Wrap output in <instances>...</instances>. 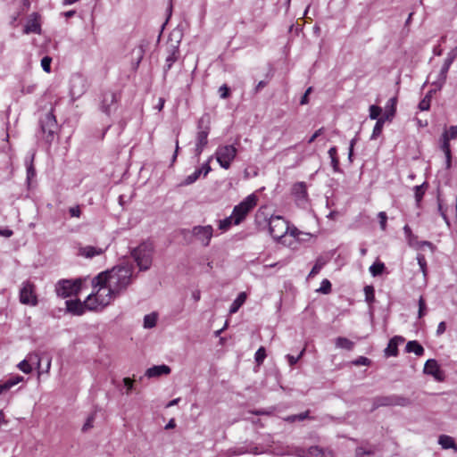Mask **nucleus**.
Returning <instances> with one entry per match:
<instances>
[{
	"label": "nucleus",
	"mask_w": 457,
	"mask_h": 457,
	"mask_svg": "<svg viewBox=\"0 0 457 457\" xmlns=\"http://www.w3.org/2000/svg\"><path fill=\"white\" fill-rule=\"evenodd\" d=\"M134 267L126 263L114 266L112 269L101 272L96 276L99 283H107L114 293L120 295L132 283L134 278Z\"/></svg>",
	"instance_id": "obj_1"
},
{
	"label": "nucleus",
	"mask_w": 457,
	"mask_h": 457,
	"mask_svg": "<svg viewBox=\"0 0 457 457\" xmlns=\"http://www.w3.org/2000/svg\"><path fill=\"white\" fill-rule=\"evenodd\" d=\"M98 282L96 276L92 279V286L96 291L91 293L86 299V306L89 311H96L98 308L103 309L119 296L107 283Z\"/></svg>",
	"instance_id": "obj_2"
},
{
	"label": "nucleus",
	"mask_w": 457,
	"mask_h": 457,
	"mask_svg": "<svg viewBox=\"0 0 457 457\" xmlns=\"http://www.w3.org/2000/svg\"><path fill=\"white\" fill-rule=\"evenodd\" d=\"M154 247L149 241H144L130 251V254L140 271L148 270L153 262Z\"/></svg>",
	"instance_id": "obj_3"
},
{
	"label": "nucleus",
	"mask_w": 457,
	"mask_h": 457,
	"mask_svg": "<svg viewBox=\"0 0 457 457\" xmlns=\"http://www.w3.org/2000/svg\"><path fill=\"white\" fill-rule=\"evenodd\" d=\"M288 222L281 216L273 215L269 220L270 236L282 245H287Z\"/></svg>",
	"instance_id": "obj_4"
},
{
	"label": "nucleus",
	"mask_w": 457,
	"mask_h": 457,
	"mask_svg": "<svg viewBox=\"0 0 457 457\" xmlns=\"http://www.w3.org/2000/svg\"><path fill=\"white\" fill-rule=\"evenodd\" d=\"M39 128L42 133V138L46 143L51 145L58 129L57 121L53 112H47L41 115L39 119Z\"/></svg>",
	"instance_id": "obj_5"
},
{
	"label": "nucleus",
	"mask_w": 457,
	"mask_h": 457,
	"mask_svg": "<svg viewBox=\"0 0 457 457\" xmlns=\"http://www.w3.org/2000/svg\"><path fill=\"white\" fill-rule=\"evenodd\" d=\"M411 404V400L400 395H390L377 396L373 399L372 411L379 407H408Z\"/></svg>",
	"instance_id": "obj_6"
},
{
	"label": "nucleus",
	"mask_w": 457,
	"mask_h": 457,
	"mask_svg": "<svg viewBox=\"0 0 457 457\" xmlns=\"http://www.w3.org/2000/svg\"><path fill=\"white\" fill-rule=\"evenodd\" d=\"M257 204V197L254 194L249 195L239 204L233 209L231 216L234 218V224L238 225L245 216Z\"/></svg>",
	"instance_id": "obj_7"
},
{
	"label": "nucleus",
	"mask_w": 457,
	"mask_h": 457,
	"mask_svg": "<svg viewBox=\"0 0 457 457\" xmlns=\"http://www.w3.org/2000/svg\"><path fill=\"white\" fill-rule=\"evenodd\" d=\"M237 154V149L233 145H220L216 149L215 158L220 166L225 170L230 168Z\"/></svg>",
	"instance_id": "obj_8"
},
{
	"label": "nucleus",
	"mask_w": 457,
	"mask_h": 457,
	"mask_svg": "<svg viewBox=\"0 0 457 457\" xmlns=\"http://www.w3.org/2000/svg\"><path fill=\"white\" fill-rule=\"evenodd\" d=\"M81 279H62L55 286V292L58 296L67 298L77 295L81 289Z\"/></svg>",
	"instance_id": "obj_9"
},
{
	"label": "nucleus",
	"mask_w": 457,
	"mask_h": 457,
	"mask_svg": "<svg viewBox=\"0 0 457 457\" xmlns=\"http://www.w3.org/2000/svg\"><path fill=\"white\" fill-rule=\"evenodd\" d=\"M19 299L21 303L29 306H37L38 303L36 293V286L29 280L22 282L20 288Z\"/></svg>",
	"instance_id": "obj_10"
},
{
	"label": "nucleus",
	"mask_w": 457,
	"mask_h": 457,
	"mask_svg": "<svg viewBox=\"0 0 457 457\" xmlns=\"http://www.w3.org/2000/svg\"><path fill=\"white\" fill-rule=\"evenodd\" d=\"M213 231L214 229L212 225H197L192 228L190 233L196 241L200 242L203 246L206 247L211 243L213 237Z\"/></svg>",
	"instance_id": "obj_11"
},
{
	"label": "nucleus",
	"mask_w": 457,
	"mask_h": 457,
	"mask_svg": "<svg viewBox=\"0 0 457 457\" xmlns=\"http://www.w3.org/2000/svg\"><path fill=\"white\" fill-rule=\"evenodd\" d=\"M87 88V79L79 73H75L70 79V93L73 99L85 94Z\"/></svg>",
	"instance_id": "obj_12"
},
{
	"label": "nucleus",
	"mask_w": 457,
	"mask_h": 457,
	"mask_svg": "<svg viewBox=\"0 0 457 457\" xmlns=\"http://www.w3.org/2000/svg\"><path fill=\"white\" fill-rule=\"evenodd\" d=\"M211 118L209 114H204L197 122V134H196V143L201 145H205L208 144V135L211 130Z\"/></svg>",
	"instance_id": "obj_13"
},
{
	"label": "nucleus",
	"mask_w": 457,
	"mask_h": 457,
	"mask_svg": "<svg viewBox=\"0 0 457 457\" xmlns=\"http://www.w3.org/2000/svg\"><path fill=\"white\" fill-rule=\"evenodd\" d=\"M117 107L118 96L116 93L112 91L104 92L102 95L100 110L107 116H110L113 112L117 110Z\"/></svg>",
	"instance_id": "obj_14"
},
{
	"label": "nucleus",
	"mask_w": 457,
	"mask_h": 457,
	"mask_svg": "<svg viewBox=\"0 0 457 457\" xmlns=\"http://www.w3.org/2000/svg\"><path fill=\"white\" fill-rule=\"evenodd\" d=\"M179 41H177L176 44H170L167 47V57L165 59V64L163 66V72L166 74L173 66V64L179 58Z\"/></svg>",
	"instance_id": "obj_15"
},
{
	"label": "nucleus",
	"mask_w": 457,
	"mask_h": 457,
	"mask_svg": "<svg viewBox=\"0 0 457 457\" xmlns=\"http://www.w3.org/2000/svg\"><path fill=\"white\" fill-rule=\"evenodd\" d=\"M424 373L433 376L438 381H441L444 378L443 371L435 359H429L426 361Z\"/></svg>",
	"instance_id": "obj_16"
},
{
	"label": "nucleus",
	"mask_w": 457,
	"mask_h": 457,
	"mask_svg": "<svg viewBox=\"0 0 457 457\" xmlns=\"http://www.w3.org/2000/svg\"><path fill=\"white\" fill-rule=\"evenodd\" d=\"M41 358L37 354H30L28 360H23L18 364V368L25 374H29L32 371V365L36 364L39 369Z\"/></svg>",
	"instance_id": "obj_17"
},
{
	"label": "nucleus",
	"mask_w": 457,
	"mask_h": 457,
	"mask_svg": "<svg viewBox=\"0 0 457 457\" xmlns=\"http://www.w3.org/2000/svg\"><path fill=\"white\" fill-rule=\"evenodd\" d=\"M65 303L67 311L74 315H82L85 310L87 309L86 300L83 303L79 299L68 300Z\"/></svg>",
	"instance_id": "obj_18"
},
{
	"label": "nucleus",
	"mask_w": 457,
	"mask_h": 457,
	"mask_svg": "<svg viewBox=\"0 0 457 457\" xmlns=\"http://www.w3.org/2000/svg\"><path fill=\"white\" fill-rule=\"evenodd\" d=\"M292 193L298 202H306L308 197L307 187L304 182H297L292 187Z\"/></svg>",
	"instance_id": "obj_19"
},
{
	"label": "nucleus",
	"mask_w": 457,
	"mask_h": 457,
	"mask_svg": "<svg viewBox=\"0 0 457 457\" xmlns=\"http://www.w3.org/2000/svg\"><path fill=\"white\" fill-rule=\"evenodd\" d=\"M171 370L168 365L162 364V365H154L149 369L146 370L145 375L147 378H157L162 375H169L170 373Z\"/></svg>",
	"instance_id": "obj_20"
},
{
	"label": "nucleus",
	"mask_w": 457,
	"mask_h": 457,
	"mask_svg": "<svg viewBox=\"0 0 457 457\" xmlns=\"http://www.w3.org/2000/svg\"><path fill=\"white\" fill-rule=\"evenodd\" d=\"M34 18L29 19L23 29L24 34H40L41 33V26L39 21H37V13H33Z\"/></svg>",
	"instance_id": "obj_21"
},
{
	"label": "nucleus",
	"mask_w": 457,
	"mask_h": 457,
	"mask_svg": "<svg viewBox=\"0 0 457 457\" xmlns=\"http://www.w3.org/2000/svg\"><path fill=\"white\" fill-rule=\"evenodd\" d=\"M404 338L399 336H395L390 339L386 348L385 349V354L386 356H396L398 354V344L403 343Z\"/></svg>",
	"instance_id": "obj_22"
},
{
	"label": "nucleus",
	"mask_w": 457,
	"mask_h": 457,
	"mask_svg": "<svg viewBox=\"0 0 457 457\" xmlns=\"http://www.w3.org/2000/svg\"><path fill=\"white\" fill-rule=\"evenodd\" d=\"M396 104L397 100L395 97H392L387 101L385 106V112L382 114L384 119L390 121L394 118L396 112Z\"/></svg>",
	"instance_id": "obj_23"
},
{
	"label": "nucleus",
	"mask_w": 457,
	"mask_h": 457,
	"mask_svg": "<svg viewBox=\"0 0 457 457\" xmlns=\"http://www.w3.org/2000/svg\"><path fill=\"white\" fill-rule=\"evenodd\" d=\"M440 149L444 152L446 159V168L449 169L451 167L452 162V152L450 146V139L446 137H441V145Z\"/></svg>",
	"instance_id": "obj_24"
},
{
	"label": "nucleus",
	"mask_w": 457,
	"mask_h": 457,
	"mask_svg": "<svg viewBox=\"0 0 457 457\" xmlns=\"http://www.w3.org/2000/svg\"><path fill=\"white\" fill-rule=\"evenodd\" d=\"M79 251V254L86 258H93L103 253V250L101 248H96L92 245L80 247Z\"/></svg>",
	"instance_id": "obj_25"
},
{
	"label": "nucleus",
	"mask_w": 457,
	"mask_h": 457,
	"mask_svg": "<svg viewBox=\"0 0 457 457\" xmlns=\"http://www.w3.org/2000/svg\"><path fill=\"white\" fill-rule=\"evenodd\" d=\"M450 67L448 65H445L443 63V66L441 67L440 72L438 74V77L436 81L433 82V85L436 87L437 89H441L443 86L445 85L446 79H447V73L449 71Z\"/></svg>",
	"instance_id": "obj_26"
},
{
	"label": "nucleus",
	"mask_w": 457,
	"mask_h": 457,
	"mask_svg": "<svg viewBox=\"0 0 457 457\" xmlns=\"http://www.w3.org/2000/svg\"><path fill=\"white\" fill-rule=\"evenodd\" d=\"M405 351L407 353H414L417 356H421L424 354L423 346L416 340L409 341L406 344Z\"/></svg>",
	"instance_id": "obj_27"
},
{
	"label": "nucleus",
	"mask_w": 457,
	"mask_h": 457,
	"mask_svg": "<svg viewBox=\"0 0 457 457\" xmlns=\"http://www.w3.org/2000/svg\"><path fill=\"white\" fill-rule=\"evenodd\" d=\"M438 444L442 446L443 449H454L457 450V445L453 440V438L450 436L441 435L438 438Z\"/></svg>",
	"instance_id": "obj_28"
},
{
	"label": "nucleus",
	"mask_w": 457,
	"mask_h": 457,
	"mask_svg": "<svg viewBox=\"0 0 457 457\" xmlns=\"http://www.w3.org/2000/svg\"><path fill=\"white\" fill-rule=\"evenodd\" d=\"M328 154L331 160V166H332L334 172H341L340 166H339V159L337 157V147L336 146L330 147Z\"/></svg>",
	"instance_id": "obj_29"
},
{
	"label": "nucleus",
	"mask_w": 457,
	"mask_h": 457,
	"mask_svg": "<svg viewBox=\"0 0 457 457\" xmlns=\"http://www.w3.org/2000/svg\"><path fill=\"white\" fill-rule=\"evenodd\" d=\"M427 188H428V183L427 182H424L421 185L415 186L413 187L415 201H416V204H417L418 207L420 204V202H421V200L423 198V195H425V192H426Z\"/></svg>",
	"instance_id": "obj_30"
},
{
	"label": "nucleus",
	"mask_w": 457,
	"mask_h": 457,
	"mask_svg": "<svg viewBox=\"0 0 457 457\" xmlns=\"http://www.w3.org/2000/svg\"><path fill=\"white\" fill-rule=\"evenodd\" d=\"M327 263V260L324 258V257H319L317 260H316V262L314 264V266L312 267V269L311 270L309 275H308V278H313L315 277L317 274H319V272L321 270V269L326 265Z\"/></svg>",
	"instance_id": "obj_31"
},
{
	"label": "nucleus",
	"mask_w": 457,
	"mask_h": 457,
	"mask_svg": "<svg viewBox=\"0 0 457 457\" xmlns=\"http://www.w3.org/2000/svg\"><path fill=\"white\" fill-rule=\"evenodd\" d=\"M246 295L245 293H240L238 296L234 300L229 308L230 313H235L238 311L241 305L245 303Z\"/></svg>",
	"instance_id": "obj_32"
},
{
	"label": "nucleus",
	"mask_w": 457,
	"mask_h": 457,
	"mask_svg": "<svg viewBox=\"0 0 457 457\" xmlns=\"http://www.w3.org/2000/svg\"><path fill=\"white\" fill-rule=\"evenodd\" d=\"M386 121V120L384 119L382 116H380V118L378 119V120L373 128V131H372L370 139H376L381 135L383 127H384V124Z\"/></svg>",
	"instance_id": "obj_33"
},
{
	"label": "nucleus",
	"mask_w": 457,
	"mask_h": 457,
	"mask_svg": "<svg viewBox=\"0 0 457 457\" xmlns=\"http://www.w3.org/2000/svg\"><path fill=\"white\" fill-rule=\"evenodd\" d=\"M34 161V154L31 155L29 160H26V168H27V180L28 182L31 181L36 176V170L33 164Z\"/></svg>",
	"instance_id": "obj_34"
},
{
	"label": "nucleus",
	"mask_w": 457,
	"mask_h": 457,
	"mask_svg": "<svg viewBox=\"0 0 457 457\" xmlns=\"http://www.w3.org/2000/svg\"><path fill=\"white\" fill-rule=\"evenodd\" d=\"M158 316L155 312H152L150 314H146L144 317V328H152L156 326Z\"/></svg>",
	"instance_id": "obj_35"
},
{
	"label": "nucleus",
	"mask_w": 457,
	"mask_h": 457,
	"mask_svg": "<svg viewBox=\"0 0 457 457\" xmlns=\"http://www.w3.org/2000/svg\"><path fill=\"white\" fill-rule=\"evenodd\" d=\"M353 342L349 340L346 337H339L336 339V346L337 348L346 349V350H352L353 347Z\"/></svg>",
	"instance_id": "obj_36"
},
{
	"label": "nucleus",
	"mask_w": 457,
	"mask_h": 457,
	"mask_svg": "<svg viewBox=\"0 0 457 457\" xmlns=\"http://www.w3.org/2000/svg\"><path fill=\"white\" fill-rule=\"evenodd\" d=\"M385 268L386 267H385V264L383 262H374L370 267V274L373 277H377V276H379V275H381L383 273Z\"/></svg>",
	"instance_id": "obj_37"
},
{
	"label": "nucleus",
	"mask_w": 457,
	"mask_h": 457,
	"mask_svg": "<svg viewBox=\"0 0 457 457\" xmlns=\"http://www.w3.org/2000/svg\"><path fill=\"white\" fill-rule=\"evenodd\" d=\"M201 176V170L196 169L192 174L188 175L181 183L183 186H188L195 183Z\"/></svg>",
	"instance_id": "obj_38"
},
{
	"label": "nucleus",
	"mask_w": 457,
	"mask_h": 457,
	"mask_svg": "<svg viewBox=\"0 0 457 457\" xmlns=\"http://www.w3.org/2000/svg\"><path fill=\"white\" fill-rule=\"evenodd\" d=\"M23 380V377L20 375H15L8 378L6 381L4 382L6 389L9 391L12 386L17 385L18 383L21 382Z\"/></svg>",
	"instance_id": "obj_39"
},
{
	"label": "nucleus",
	"mask_w": 457,
	"mask_h": 457,
	"mask_svg": "<svg viewBox=\"0 0 457 457\" xmlns=\"http://www.w3.org/2000/svg\"><path fill=\"white\" fill-rule=\"evenodd\" d=\"M23 380V377L20 375H15L8 378L6 381L4 382L6 389L9 391L12 386L17 385L18 383L21 382Z\"/></svg>",
	"instance_id": "obj_40"
},
{
	"label": "nucleus",
	"mask_w": 457,
	"mask_h": 457,
	"mask_svg": "<svg viewBox=\"0 0 457 457\" xmlns=\"http://www.w3.org/2000/svg\"><path fill=\"white\" fill-rule=\"evenodd\" d=\"M431 93H432V91L430 90L425 96V97L420 102L419 108H420V111H428V110H429L430 100H431Z\"/></svg>",
	"instance_id": "obj_41"
},
{
	"label": "nucleus",
	"mask_w": 457,
	"mask_h": 457,
	"mask_svg": "<svg viewBox=\"0 0 457 457\" xmlns=\"http://www.w3.org/2000/svg\"><path fill=\"white\" fill-rule=\"evenodd\" d=\"M417 261H418V264L420 266V271L422 272L423 276L426 277L428 270H427V260H426L425 256L421 253H418Z\"/></svg>",
	"instance_id": "obj_42"
},
{
	"label": "nucleus",
	"mask_w": 457,
	"mask_h": 457,
	"mask_svg": "<svg viewBox=\"0 0 457 457\" xmlns=\"http://www.w3.org/2000/svg\"><path fill=\"white\" fill-rule=\"evenodd\" d=\"M266 358V350L261 346L254 354V360L258 365H261Z\"/></svg>",
	"instance_id": "obj_43"
},
{
	"label": "nucleus",
	"mask_w": 457,
	"mask_h": 457,
	"mask_svg": "<svg viewBox=\"0 0 457 457\" xmlns=\"http://www.w3.org/2000/svg\"><path fill=\"white\" fill-rule=\"evenodd\" d=\"M232 222H234V218L232 216L225 218L224 220H220L219 228L226 231L231 227Z\"/></svg>",
	"instance_id": "obj_44"
},
{
	"label": "nucleus",
	"mask_w": 457,
	"mask_h": 457,
	"mask_svg": "<svg viewBox=\"0 0 457 457\" xmlns=\"http://www.w3.org/2000/svg\"><path fill=\"white\" fill-rule=\"evenodd\" d=\"M382 112L381 107L378 105H370V118L371 120H377L379 119Z\"/></svg>",
	"instance_id": "obj_45"
},
{
	"label": "nucleus",
	"mask_w": 457,
	"mask_h": 457,
	"mask_svg": "<svg viewBox=\"0 0 457 457\" xmlns=\"http://www.w3.org/2000/svg\"><path fill=\"white\" fill-rule=\"evenodd\" d=\"M442 136L446 137L450 140L457 138V127L451 126L448 129L445 130Z\"/></svg>",
	"instance_id": "obj_46"
},
{
	"label": "nucleus",
	"mask_w": 457,
	"mask_h": 457,
	"mask_svg": "<svg viewBox=\"0 0 457 457\" xmlns=\"http://www.w3.org/2000/svg\"><path fill=\"white\" fill-rule=\"evenodd\" d=\"M365 299L368 303H371L374 301V288L372 286H366L364 287Z\"/></svg>",
	"instance_id": "obj_47"
},
{
	"label": "nucleus",
	"mask_w": 457,
	"mask_h": 457,
	"mask_svg": "<svg viewBox=\"0 0 457 457\" xmlns=\"http://www.w3.org/2000/svg\"><path fill=\"white\" fill-rule=\"evenodd\" d=\"M299 234H300V232L295 227H293V228L289 227L287 237L289 236L290 238H289V240L287 239V245H291L293 241L298 237Z\"/></svg>",
	"instance_id": "obj_48"
},
{
	"label": "nucleus",
	"mask_w": 457,
	"mask_h": 457,
	"mask_svg": "<svg viewBox=\"0 0 457 457\" xmlns=\"http://www.w3.org/2000/svg\"><path fill=\"white\" fill-rule=\"evenodd\" d=\"M51 62L52 58L49 56H45L41 60V67L46 72L51 71Z\"/></svg>",
	"instance_id": "obj_49"
},
{
	"label": "nucleus",
	"mask_w": 457,
	"mask_h": 457,
	"mask_svg": "<svg viewBox=\"0 0 457 457\" xmlns=\"http://www.w3.org/2000/svg\"><path fill=\"white\" fill-rule=\"evenodd\" d=\"M219 94H220V97L221 99H227L228 98L229 95H230V90H229V87L226 85V84H223L222 86L220 87L219 88Z\"/></svg>",
	"instance_id": "obj_50"
},
{
	"label": "nucleus",
	"mask_w": 457,
	"mask_h": 457,
	"mask_svg": "<svg viewBox=\"0 0 457 457\" xmlns=\"http://www.w3.org/2000/svg\"><path fill=\"white\" fill-rule=\"evenodd\" d=\"M320 292L323 294H328L331 291V283L328 279H323L321 282V286L319 289Z\"/></svg>",
	"instance_id": "obj_51"
},
{
	"label": "nucleus",
	"mask_w": 457,
	"mask_h": 457,
	"mask_svg": "<svg viewBox=\"0 0 457 457\" xmlns=\"http://www.w3.org/2000/svg\"><path fill=\"white\" fill-rule=\"evenodd\" d=\"M94 421H95V414H94V413H92V414H90V415L87 417V420H86L85 424L83 425V427H82V431H83V432H86V431H87L88 429H90L91 428H93V423H94Z\"/></svg>",
	"instance_id": "obj_52"
},
{
	"label": "nucleus",
	"mask_w": 457,
	"mask_h": 457,
	"mask_svg": "<svg viewBox=\"0 0 457 457\" xmlns=\"http://www.w3.org/2000/svg\"><path fill=\"white\" fill-rule=\"evenodd\" d=\"M323 450L317 445H313L308 448V455L322 456Z\"/></svg>",
	"instance_id": "obj_53"
},
{
	"label": "nucleus",
	"mask_w": 457,
	"mask_h": 457,
	"mask_svg": "<svg viewBox=\"0 0 457 457\" xmlns=\"http://www.w3.org/2000/svg\"><path fill=\"white\" fill-rule=\"evenodd\" d=\"M212 156H211L208 161L202 165V167L198 168V170H201V175L204 177H206L208 173L212 170L211 166L209 164L210 161L212 160Z\"/></svg>",
	"instance_id": "obj_54"
},
{
	"label": "nucleus",
	"mask_w": 457,
	"mask_h": 457,
	"mask_svg": "<svg viewBox=\"0 0 457 457\" xmlns=\"http://www.w3.org/2000/svg\"><path fill=\"white\" fill-rule=\"evenodd\" d=\"M292 454L296 457H307L308 456V449L306 450L302 447H295L293 450Z\"/></svg>",
	"instance_id": "obj_55"
},
{
	"label": "nucleus",
	"mask_w": 457,
	"mask_h": 457,
	"mask_svg": "<svg viewBox=\"0 0 457 457\" xmlns=\"http://www.w3.org/2000/svg\"><path fill=\"white\" fill-rule=\"evenodd\" d=\"M353 363L356 366H361V365L368 366L370 364V360L368 359L367 357L361 356V357L357 358L356 360H354L353 361Z\"/></svg>",
	"instance_id": "obj_56"
},
{
	"label": "nucleus",
	"mask_w": 457,
	"mask_h": 457,
	"mask_svg": "<svg viewBox=\"0 0 457 457\" xmlns=\"http://www.w3.org/2000/svg\"><path fill=\"white\" fill-rule=\"evenodd\" d=\"M426 303L422 296L419 299V318H422L425 315Z\"/></svg>",
	"instance_id": "obj_57"
},
{
	"label": "nucleus",
	"mask_w": 457,
	"mask_h": 457,
	"mask_svg": "<svg viewBox=\"0 0 457 457\" xmlns=\"http://www.w3.org/2000/svg\"><path fill=\"white\" fill-rule=\"evenodd\" d=\"M144 52L145 51L142 46H139L137 48L133 50V54L137 56V65H138L141 60L143 59Z\"/></svg>",
	"instance_id": "obj_58"
},
{
	"label": "nucleus",
	"mask_w": 457,
	"mask_h": 457,
	"mask_svg": "<svg viewBox=\"0 0 457 457\" xmlns=\"http://www.w3.org/2000/svg\"><path fill=\"white\" fill-rule=\"evenodd\" d=\"M303 352H304V349L300 353V354L298 356H293L291 354H287L286 357L288 361V363L290 366H294L295 364L297 363V361H299V359L302 357V355L303 354Z\"/></svg>",
	"instance_id": "obj_59"
},
{
	"label": "nucleus",
	"mask_w": 457,
	"mask_h": 457,
	"mask_svg": "<svg viewBox=\"0 0 457 457\" xmlns=\"http://www.w3.org/2000/svg\"><path fill=\"white\" fill-rule=\"evenodd\" d=\"M372 454V451L365 450L363 447H358L356 449V457H370Z\"/></svg>",
	"instance_id": "obj_60"
},
{
	"label": "nucleus",
	"mask_w": 457,
	"mask_h": 457,
	"mask_svg": "<svg viewBox=\"0 0 457 457\" xmlns=\"http://www.w3.org/2000/svg\"><path fill=\"white\" fill-rule=\"evenodd\" d=\"M123 383L126 387V394L129 395V393L132 391L134 383L133 380L129 378H123Z\"/></svg>",
	"instance_id": "obj_61"
},
{
	"label": "nucleus",
	"mask_w": 457,
	"mask_h": 457,
	"mask_svg": "<svg viewBox=\"0 0 457 457\" xmlns=\"http://www.w3.org/2000/svg\"><path fill=\"white\" fill-rule=\"evenodd\" d=\"M69 213L71 217L79 218L81 215V211L79 205H76L73 207H71L69 209Z\"/></svg>",
	"instance_id": "obj_62"
},
{
	"label": "nucleus",
	"mask_w": 457,
	"mask_h": 457,
	"mask_svg": "<svg viewBox=\"0 0 457 457\" xmlns=\"http://www.w3.org/2000/svg\"><path fill=\"white\" fill-rule=\"evenodd\" d=\"M378 218H379L380 227L383 230H385L386 226V220H387L386 213L385 212H380L378 213Z\"/></svg>",
	"instance_id": "obj_63"
},
{
	"label": "nucleus",
	"mask_w": 457,
	"mask_h": 457,
	"mask_svg": "<svg viewBox=\"0 0 457 457\" xmlns=\"http://www.w3.org/2000/svg\"><path fill=\"white\" fill-rule=\"evenodd\" d=\"M323 130L324 129L323 128H320L318 130H316L312 137H310V138L308 139L307 143L308 144H312V142L315 141V139L320 137L322 133H323Z\"/></svg>",
	"instance_id": "obj_64"
}]
</instances>
